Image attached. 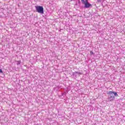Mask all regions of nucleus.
I'll return each instance as SVG.
<instances>
[{
  "mask_svg": "<svg viewBox=\"0 0 125 125\" xmlns=\"http://www.w3.org/2000/svg\"><path fill=\"white\" fill-rule=\"evenodd\" d=\"M82 4H84V8H89V7H92V5L88 2V0H81Z\"/></svg>",
  "mask_w": 125,
  "mask_h": 125,
  "instance_id": "obj_1",
  "label": "nucleus"
},
{
  "mask_svg": "<svg viewBox=\"0 0 125 125\" xmlns=\"http://www.w3.org/2000/svg\"><path fill=\"white\" fill-rule=\"evenodd\" d=\"M35 8L37 12L40 13V14H43V7L42 6H36Z\"/></svg>",
  "mask_w": 125,
  "mask_h": 125,
  "instance_id": "obj_2",
  "label": "nucleus"
},
{
  "mask_svg": "<svg viewBox=\"0 0 125 125\" xmlns=\"http://www.w3.org/2000/svg\"><path fill=\"white\" fill-rule=\"evenodd\" d=\"M107 94L109 95V96H108V100L110 101H112L114 100V99H115V96L113 94Z\"/></svg>",
  "mask_w": 125,
  "mask_h": 125,
  "instance_id": "obj_3",
  "label": "nucleus"
},
{
  "mask_svg": "<svg viewBox=\"0 0 125 125\" xmlns=\"http://www.w3.org/2000/svg\"><path fill=\"white\" fill-rule=\"evenodd\" d=\"M107 94H114V96H116V97L118 96V93L115 92H113L112 91H110L107 93Z\"/></svg>",
  "mask_w": 125,
  "mask_h": 125,
  "instance_id": "obj_4",
  "label": "nucleus"
},
{
  "mask_svg": "<svg viewBox=\"0 0 125 125\" xmlns=\"http://www.w3.org/2000/svg\"><path fill=\"white\" fill-rule=\"evenodd\" d=\"M21 64V61H17V65H20Z\"/></svg>",
  "mask_w": 125,
  "mask_h": 125,
  "instance_id": "obj_5",
  "label": "nucleus"
},
{
  "mask_svg": "<svg viewBox=\"0 0 125 125\" xmlns=\"http://www.w3.org/2000/svg\"><path fill=\"white\" fill-rule=\"evenodd\" d=\"M74 74H78V75H81V72L75 71L74 72Z\"/></svg>",
  "mask_w": 125,
  "mask_h": 125,
  "instance_id": "obj_6",
  "label": "nucleus"
},
{
  "mask_svg": "<svg viewBox=\"0 0 125 125\" xmlns=\"http://www.w3.org/2000/svg\"><path fill=\"white\" fill-rule=\"evenodd\" d=\"M0 73H1V74H2V73H3V72L2 71V69H0Z\"/></svg>",
  "mask_w": 125,
  "mask_h": 125,
  "instance_id": "obj_7",
  "label": "nucleus"
},
{
  "mask_svg": "<svg viewBox=\"0 0 125 125\" xmlns=\"http://www.w3.org/2000/svg\"><path fill=\"white\" fill-rule=\"evenodd\" d=\"M90 54H91V55L94 54V53L92 52V51H91L90 52Z\"/></svg>",
  "mask_w": 125,
  "mask_h": 125,
  "instance_id": "obj_8",
  "label": "nucleus"
},
{
  "mask_svg": "<svg viewBox=\"0 0 125 125\" xmlns=\"http://www.w3.org/2000/svg\"><path fill=\"white\" fill-rule=\"evenodd\" d=\"M98 2H101V0H97Z\"/></svg>",
  "mask_w": 125,
  "mask_h": 125,
  "instance_id": "obj_9",
  "label": "nucleus"
},
{
  "mask_svg": "<svg viewBox=\"0 0 125 125\" xmlns=\"http://www.w3.org/2000/svg\"><path fill=\"white\" fill-rule=\"evenodd\" d=\"M78 3H79V4L81 3V1L80 0H78Z\"/></svg>",
  "mask_w": 125,
  "mask_h": 125,
  "instance_id": "obj_10",
  "label": "nucleus"
}]
</instances>
